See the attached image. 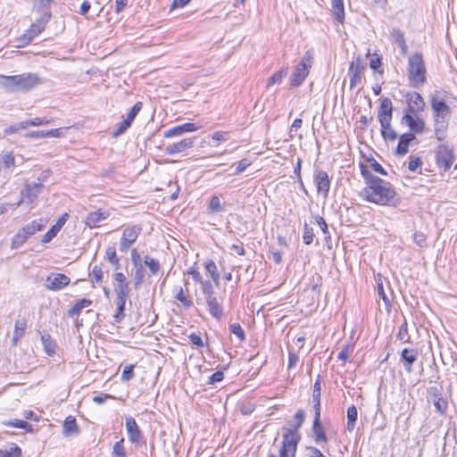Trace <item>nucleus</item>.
Returning a JSON list of instances; mask_svg holds the SVG:
<instances>
[{
    "label": "nucleus",
    "mask_w": 457,
    "mask_h": 457,
    "mask_svg": "<svg viewBox=\"0 0 457 457\" xmlns=\"http://www.w3.org/2000/svg\"><path fill=\"white\" fill-rule=\"evenodd\" d=\"M361 175L365 182L360 193L363 200L381 206L395 207L399 204L397 193L389 181L372 175L363 165H361Z\"/></svg>",
    "instance_id": "f257e3e1"
},
{
    "label": "nucleus",
    "mask_w": 457,
    "mask_h": 457,
    "mask_svg": "<svg viewBox=\"0 0 457 457\" xmlns=\"http://www.w3.org/2000/svg\"><path fill=\"white\" fill-rule=\"evenodd\" d=\"M405 107L402 122L406 124L409 130L423 134L427 130L425 120L420 115L426 110V101L420 93L408 91L403 95Z\"/></svg>",
    "instance_id": "f03ea898"
},
{
    "label": "nucleus",
    "mask_w": 457,
    "mask_h": 457,
    "mask_svg": "<svg viewBox=\"0 0 457 457\" xmlns=\"http://www.w3.org/2000/svg\"><path fill=\"white\" fill-rule=\"evenodd\" d=\"M434 132L438 141H443L447 135L451 108L442 96V92L436 91L430 97Z\"/></svg>",
    "instance_id": "7ed1b4c3"
},
{
    "label": "nucleus",
    "mask_w": 457,
    "mask_h": 457,
    "mask_svg": "<svg viewBox=\"0 0 457 457\" xmlns=\"http://www.w3.org/2000/svg\"><path fill=\"white\" fill-rule=\"evenodd\" d=\"M406 72L411 87L419 88L427 83L428 72L423 54L420 52H415L408 57Z\"/></svg>",
    "instance_id": "20e7f679"
},
{
    "label": "nucleus",
    "mask_w": 457,
    "mask_h": 457,
    "mask_svg": "<svg viewBox=\"0 0 457 457\" xmlns=\"http://www.w3.org/2000/svg\"><path fill=\"white\" fill-rule=\"evenodd\" d=\"M41 83L35 73H22L19 75H0V85L8 91H29Z\"/></svg>",
    "instance_id": "39448f33"
},
{
    "label": "nucleus",
    "mask_w": 457,
    "mask_h": 457,
    "mask_svg": "<svg viewBox=\"0 0 457 457\" xmlns=\"http://www.w3.org/2000/svg\"><path fill=\"white\" fill-rule=\"evenodd\" d=\"M312 53L311 51H307L291 75L290 85L292 87H299L305 80L310 73V69L312 66Z\"/></svg>",
    "instance_id": "423d86ee"
},
{
    "label": "nucleus",
    "mask_w": 457,
    "mask_h": 457,
    "mask_svg": "<svg viewBox=\"0 0 457 457\" xmlns=\"http://www.w3.org/2000/svg\"><path fill=\"white\" fill-rule=\"evenodd\" d=\"M455 160L453 147L440 144L435 148V162L439 169L447 171L451 169Z\"/></svg>",
    "instance_id": "0eeeda50"
},
{
    "label": "nucleus",
    "mask_w": 457,
    "mask_h": 457,
    "mask_svg": "<svg viewBox=\"0 0 457 457\" xmlns=\"http://www.w3.org/2000/svg\"><path fill=\"white\" fill-rule=\"evenodd\" d=\"M364 70L365 64L361 56H357L351 61L348 69L350 89H353L361 84Z\"/></svg>",
    "instance_id": "6e6552de"
},
{
    "label": "nucleus",
    "mask_w": 457,
    "mask_h": 457,
    "mask_svg": "<svg viewBox=\"0 0 457 457\" xmlns=\"http://www.w3.org/2000/svg\"><path fill=\"white\" fill-rule=\"evenodd\" d=\"M141 231L142 228L139 225H129L125 227L120 238V251L129 249L137 242Z\"/></svg>",
    "instance_id": "1a4fd4ad"
},
{
    "label": "nucleus",
    "mask_w": 457,
    "mask_h": 457,
    "mask_svg": "<svg viewBox=\"0 0 457 457\" xmlns=\"http://www.w3.org/2000/svg\"><path fill=\"white\" fill-rule=\"evenodd\" d=\"M297 436L283 435L279 455L270 454L268 457H295L297 451Z\"/></svg>",
    "instance_id": "9d476101"
},
{
    "label": "nucleus",
    "mask_w": 457,
    "mask_h": 457,
    "mask_svg": "<svg viewBox=\"0 0 457 457\" xmlns=\"http://www.w3.org/2000/svg\"><path fill=\"white\" fill-rule=\"evenodd\" d=\"M313 182L318 195H320L324 199L328 198L331 186V177L328 173L324 170L317 171L314 175Z\"/></svg>",
    "instance_id": "9b49d317"
},
{
    "label": "nucleus",
    "mask_w": 457,
    "mask_h": 457,
    "mask_svg": "<svg viewBox=\"0 0 457 457\" xmlns=\"http://www.w3.org/2000/svg\"><path fill=\"white\" fill-rule=\"evenodd\" d=\"M71 283V278L63 273H51L46 278V288L50 291H60Z\"/></svg>",
    "instance_id": "f8f14e48"
},
{
    "label": "nucleus",
    "mask_w": 457,
    "mask_h": 457,
    "mask_svg": "<svg viewBox=\"0 0 457 457\" xmlns=\"http://www.w3.org/2000/svg\"><path fill=\"white\" fill-rule=\"evenodd\" d=\"M46 29V22L42 20H37L20 37L21 46L29 45L36 37L41 34Z\"/></svg>",
    "instance_id": "ddd939ff"
},
{
    "label": "nucleus",
    "mask_w": 457,
    "mask_h": 457,
    "mask_svg": "<svg viewBox=\"0 0 457 457\" xmlns=\"http://www.w3.org/2000/svg\"><path fill=\"white\" fill-rule=\"evenodd\" d=\"M417 133H414L412 131L405 132L399 137L398 143L395 150V154L397 156H404L409 153L410 145L411 142H413L416 139Z\"/></svg>",
    "instance_id": "4468645a"
},
{
    "label": "nucleus",
    "mask_w": 457,
    "mask_h": 457,
    "mask_svg": "<svg viewBox=\"0 0 457 457\" xmlns=\"http://www.w3.org/2000/svg\"><path fill=\"white\" fill-rule=\"evenodd\" d=\"M393 119V104L392 101L387 98H382L380 105L378 110V120L379 123H386L392 121Z\"/></svg>",
    "instance_id": "2eb2a0df"
},
{
    "label": "nucleus",
    "mask_w": 457,
    "mask_h": 457,
    "mask_svg": "<svg viewBox=\"0 0 457 457\" xmlns=\"http://www.w3.org/2000/svg\"><path fill=\"white\" fill-rule=\"evenodd\" d=\"M125 425L129 440L132 444L138 445L143 436L135 419L132 417H127Z\"/></svg>",
    "instance_id": "dca6fc26"
},
{
    "label": "nucleus",
    "mask_w": 457,
    "mask_h": 457,
    "mask_svg": "<svg viewBox=\"0 0 457 457\" xmlns=\"http://www.w3.org/2000/svg\"><path fill=\"white\" fill-rule=\"evenodd\" d=\"M110 213L108 211H103L98 209L94 212H90L85 218L84 223L89 228H98L103 220H105L109 217Z\"/></svg>",
    "instance_id": "f3484780"
},
{
    "label": "nucleus",
    "mask_w": 457,
    "mask_h": 457,
    "mask_svg": "<svg viewBox=\"0 0 457 457\" xmlns=\"http://www.w3.org/2000/svg\"><path fill=\"white\" fill-rule=\"evenodd\" d=\"M194 145V140L191 137L183 138L179 142L169 145L165 148V153L167 154H175L179 153H184L187 150L190 149Z\"/></svg>",
    "instance_id": "a211bd4d"
},
{
    "label": "nucleus",
    "mask_w": 457,
    "mask_h": 457,
    "mask_svg": "<svg viewBox=\"0 0 457 457\" xmlns=\"http://www.w3.org/2000/svg\"><path fill=\"white\" fill-rule=\"evenodd\" d=\"M116 285V295L120 297H129V287L127 278L122 272H116L113 275Z\"/></svg>",
    "instance_id": "6ab92c4d"
},
{
    "label": "nucleus",
    "mask_w": 457,
    "mask_h": 457,
    "mask_svg": "<svg viewBox=\"0 0 457 457\" xmlns=\"http://www.w3.org/2000/svg\"><path fill=\"white\" fill-rule=\"evenodd\" d=\"M44 186L41 183H30L25 185L21 194L23 199L28 203L32 204L41 193Z\"/></svg>",
    "instance_id": "aec40b11"
},
{
    "label": "nucleus",
    "mask_w": 457,
    "mask_h": 457,
    "mask_svg": "<svg viewBox=\"0 0 457 457\" xmlns=\"http://www.w3.org/2000/svg\"><path fill=\"white\" fill-rule=\"evenodd\" d=\"M390 40L392 43L397 45L400 47L403 55H406L408 53V45L405 39V35L400 29H392L389 32Z\"/></svg>",
    "instance_id": "412c9836"
},
{
    "label": "nucleus",
    "mask_w": 457,
    "mask_h": 457,
    "mask_svg": "<svg viewBox=\"0 0 457 457\" xmlns=\"http://www.w3.org/2000/svg\"><path fill=\"white\" fill-rule=\"evenodd\" d=\"M295 424L292 428H287L284 435H294L297 436V445L299 444L301 440V435L299 433L300 428L303 426L304 420H305V413L304 411L300 409L298 410L295 414L294 415Z\"/></svg>",
    "instance_id": "4be33fe9"
},
{
    "label": "nucleus",
    "mask_w": 457,
    "mask_h": 457,
    "mask_svg": "<svg viewBox=\"0 0 457 457\" xmlns=\"http://www.w3.org/2000/svg\"><path fill=\"white\" fill-rule=\"evenodd\" d=\"M79 433V427L77 423L76 418L69 415L65 418L62 424V434L64 436L69 437Z\"/></svg>",
    "instance_id": "5701e85b"
},
{
    "label": "nucleus",
    "mask_w": 457,
    "mask_h": 457,
    "mask_svg": "<svg viewBox=\"0 0 457 457\" xmlns=\"http://www.w3.org/2000/svg\"><path fill=\"white\" fill-rule=\"evenodd\" d=\"M174 298L179 302L180 305L185 309H189L194 305L193 299L190 296L187 288L179 287L178 289H176Z\"/></svg>",
    "instance_id": "b1692460"
},
{
    "label": "nucleus",
    "mask_w": 457,
    "mask_h": 457,
    "mask_svg": "<svg viewBox=\"0 0 457 457\" xmlns=\"http://www.w3.org/2000/svg\"><path fill=\"white\" fill-rule=\"evenodd\" d=\"M93 301L89 298H82L75 302V303L67 311V315L71 318H78L84 308L91 306Z\"/></svg>",
    "instance_id": "393cba45"
},
{
    "label": "nucleus",
    "mask_w": 457,
    "mask_h": 457,
    "mask_svg": "<svg viewBox=\"0 0 457 457\" xmlns=\"http://www.w3.org/2000/svg\"><path fill=\"white\" fill-rule=\"evenodd\" d=\"M209 312L216 319L220 320L223 315V308L216 296L206 298Z\"/></svg>",
    "instance_id": "a878e982"
},
{
    "label": "nucleus",
    "mask_w": 457,
    "mask_h": 457,
    "mask_svg": "<svg viewBox=\"0 0 457 457\" xmlns=\"http://www.w3.org/2000/svg\"><path fill=\"white\" fill-rule=\"evenodd\" d=\"M355 349L353 342L344 345L337 354V359L341 361V365L345 366L347 362L351 361Z\"/></svg>",
    "instance_id": "bb28decb"
},
{
    "label": "nucleus",
    "mask_w": 457,
    "mask_h": 457,
    "mask_svg": "<svg viewBox=\"0 0 457 457\" xmlns=\"http://www.w3.org/2000/svg\"><path fill=\"white\" fill-rule=\"evenodd\" d=\"M27 329V321L25 319L17 320L14 323L12 343L16 346L19 341L24 337Z\"/></svg>",
    "instance_id": "cd10ccee"
},
{
    "label": "nucleus",
    "mask_w": 457,
    "mask_h": 457,
    "mask_svg": "<svg viewBox=\"0 0 457 457\" xmlns=\"http://www.w3.org/2000/svg\"><path fill=\"white\" fill-rule=\"evenodd\" d=\"M331 13L338 23H344L345 14L343 0H331Z\"/></svg>",
    "instance_id": "c85d7f7f"
},
{
    "label": "nucleus",
    "mask_w": 457,
    "mask_h": 457,
    "mask_svg": "<svg viewBox=\"0 0 457 457\" xmlns=\"http://www.w3.org/2000/svg\"><path fill=\"white\" fill-rule=\"evenodd\" d=\"M312 433L317 444H327L328 439L320 420H313Z\"/></svg>",
    "instance_id": "c756f323"
},
{
    "label": "nucleus",
    "mask_w": 457,
    "mask_h": 457,
    "mask_svg": "<svg viewBox=\"0 0 457 457\" xmlns=\"http://www.w3.org/2000/svg\"><path fill=\"white\" fill-rule=\"evenodd\" d=\"M41 342L44 351L48 356H53L56 353L57 343L50 334H43L41 336Z\"/></svg>",
    "instance_id": "7c9ffc66"
},
{
    "label": "nucleus",
    "mask_w": 457,
    "mask_h": 457,
    "mask_svg": "<svg viewBox=\"0 0 457 457\" xmlns=\"http://www.w3.org/2000/svg\"><path fill=\"white\" fill-rule=\"evenodd\" d=\"M417 352L413 349L404 348L401 353V358L407 371H411L412 364L417 360Z\"/></svg>",
    "instance_id": "2f4dec72"
},
{
    "label": "nucleus",
    "mask_w": 457,
    "mask_h": 457,
    "mask_svg": "<svg viewBox=\"0 0 457 457\" xmlns=\"http://www.w3.org/2000/svg\"><path fill=\"white\" fill-rule=\"evenodd\" d=\"M381 137L386 142H394L397 138V133L392 126V121L380 124Z\"/></svg>",
    "instance_id": "473e14b6"
},
{
    "label": "nucleus",
    "mask_w": 457,
    "mask_h": 457,
    "mask_svg": "<svg viewBox=\"0 0 457 457\" xmlns=\"http://www.w3.org/2000/svg\"><path fill=\"white\" fill-rule=\"evenodd\" d=\"M46 226V220L43 219L33 220L29 224L21 228L26 235L30 237L37 232L41 231Z\"/></svg>",
    "instance_id": "72a5a7b5"
},
{
    "label": "nucleus",
    "mask_w": 457,
    "mask_h": 457,
    "mask_svg": "<svg viewBox=\"0 0 457 457\" xmlns=\"http://www.w3.org/2000/svg\"><path fill=\"white\" fill-rule=\"evenodd\" d=\"M204 270L216 286L220 284L218 267L213 260H207L204 264Z\"/></svg>",
    "instance_id": "f704fd0d"
},
{
    "label": "nucleus",
    "mask_w": 457,
    "mask_h": 457,
    "mask_svg": "<svg viewBox=\"0 0 457 457\" xmlns=\"http://www.w3.org/2000/svg\"><path fill=\"white\" fill-rule=\"evenodd\" d=\"M361 165L365 166L368 170L370 171V169L375 172L386 176L387 171L383 168V166L374 158H368L365 162H359V168L361 169Z\"/></svg>",
    "instance_id": "c9c22d12"
},
{
    "label": "nucleus",
    "mask_w": 457,
    "mask_h": 457,
    "mask_svg": "<svg viewBox=\"0 0 457 457\" xmlns=\"http://www.w3.org/2000/svg\"><path fill=\"white\" fill-rule=\"evenodd\" d=\"M104 259L112 266L115 270L120 269V260L117 254L115 246H108L104 253Z\"/></svg>",
    "instance_id": "e433bc0d"
},
{
    "label": "nucleus",
    "mask_w": 457,
    "mask_h": 457,
    "mask_svg": "<svg viewBox=\"0 0 457 457\" xmlns=\"http://www.w3.org/2000/svg\"><path fill=\"white\" fill-rule=\"evenodd\" d=\"M4 425L8 428H21L26 433H33L34 429L31 424L23 420H13L4 422Z\"/></svg>",
    "instance_id": "4c0bfd02"
},
{
    "label": "nucleus",
    "mask_w": 457,
    "mask_h": 457,
    "mask_svg": "<svg viewBox=\"0 0 457 457\" xmlns=\"http://www.w3.org/2000/svg\"><path fill=\"white\" fill-rule=\"evenodd\" d=\"M358 417V411L355 405H351L347 409V422L346 428L352 432L355 428V423Z\"/></svg>",
    "instance_id": "58836bf2"
},
{
    "label": "nucleus",
    "mask_w": 457,
    "mask_h": 457,
    "mask_svg": "<svg viewBox=\"0 0 457 457\" xmlns=\"http://www.w3.org/2000/svg\"><path fill=\"white\" fill-rule=\"evenodd\" d=\"M127 299L128 297L117 296V310L113 314V319L116 322L122 320L125 316L124 310Z\"/></svg>",
    "instance_id": "ea45409f"
},
{
    "label": "nucleus",
    "mask_w": 457,
    "mask_h": 457,
    "mask_svg": "<svg viewBox=\"0 0 457 457\" xmlns=\"http://www.w3.org/2000/svg\"><path fill=\"white\" fill-rule=\"evenodd\" d=\"M29 237L21 228L12 238L11 247L12 249L19 248L23 245Z\"/></svg>",
    "instance_id": "a19ab883"
},
{
    "label": "nucleus",
    "mask_w": 457,
    "mask_h": 457,
    "mask_svg": "<svg viewBox=\"0 0 457 457\" xmlns=\"http://www.w3.org/2000/svg\"><path fill=\"white\" fill-rule=\"evenodd\" d=\"M287 68H282L279 71L273 73L267 81V87H270L275 84H279L282 79L287 76Z\"/></svg>",
    "instance_id": "79ce46f5"
},
{
    "label": "nucleus",
    "mask_w": 457,
    "mask_h": 457,
    "mask_svg": "<svg viewBox=\"0 0 457 457\" xmlns=\"http://www.w3.org/2000/svg\"><path fill=\"white\" fill-rule=\"evenodd\" d=\"M90 276H91V283H92L93 287L100 284L103 281V278H104V271H103L102 267L100 265L93 266Z\"/></svg>",
    "instance_id": "37998d69"
},
{
    "label": "nucleus",
    "mask_w": 457,
    "mask_h": 457,
    "mask_svg": "<svg viewBox=\"0 0 457 457\" xmlns=\"http://www.w3.org/2000/svg\"><path fill=\"white\" fill-rule=\"evenodd\" d=\"M0 457H22V451L16 444H12L10 450L0 448Z\"/></svg>",
    "instance_id": "c03bdc74"
},
{
    "label": "nucleus",
    "mask_w": 457,
    "mask_h": 457,
    "mask_svg": "<svg viewBox=\"0 0 457 457\" xmlns=\"http://www.w3.org/2000/svg\"><path fill=\"white\" fill-rule=\"evenodd\" d=\"M209 212H220L224 210L223 204L220 202V199L218 195H212L209 201L208 205Z\"/></svg>",
    "instance_id": "a18cd8bd"
},
{
    "label": "nucleus",
    "mask_w": 457,
    "mask_h": 457,
    "mask_svg": "<svg viewBox=\"0 0 457 457\" xmlns=\"http://www.w3.org/2000/svg\"><path fill=\"white\" fill-rule=\"evenodd\" d=\"M53 121H54V120H47L46 118L36 117L31 120H24V124L26 126V129H28L29 127H39V126L49 125Z\"/></svg>",
    "instance_id": "49530a36"
},
{
    "label": "nucleus",
    "mask_w": 457,
    "mask_h": 457,
    "mask_svg": "<svg viewBox=\"0 0 457 457\" xmlns=\"http://www.w3.org/2000/svg\"><path fill=\"white\" fill-rule=\"evenodd\" d=\"M144 262L149 268L151 275H155L159 272L161 264L158 260L147 255L145 257Z\"/></svg>",
    "instance_id": "de8ad7c7"
},
{
    "label": "nucleus",
    "mask_w": 457,
    "mask_h": 457,
    "mask_svg": "<svg viewBox=\"0 0 457 457\" xmlns=\"http://www.w3.org/2000/svg\"><path fill=\"white\" fill-rule=\"evenodd\" d=\"M143 108V103L138 101L137 102L131 109L129 111V112L126 115V118L124 119L129 124H132L133 120H135L136 116L138 114V112Z\"/></svg>",
    "instance_id": "09e8293b"
},
{
    "label": "nucleus",
    "mask_w": 457,
    "mask_h": 457,
    "mask_svg": "<svg viewBox=\"0 0 457 457\" xmlns=\"http://www.w3.org/2000/svg\"><path fill=\"white\" fill-rule=\"evenodd\" d=\"M370 67L379 74L384 73V70L382 68V58L379 54L376 53L372 54V58L370 61Z\"/></svg>",
    "instance_id": "8fccbe9b"
},
{
    "label": "nucleus",
    "mask_w": 457,
    "mask_h": 457,
    "mask_svg": "<svg viewBox=\"0 0 457 457\" xmlns=\"http://www.w3.org/2000/svg\"><path fill=\"white\" fill-rule=\"evenodd\" d=\"M124 438H120L118 442H116L112 448V456L113 457H126V450L124 447Z\"/></svg>",
    "instance_id": "3c124183"
},
{
    "label": "nucleus",
    "mask_w": 457,
    "mask_h": 457,
    "mask_svg": "<svg viewBox=\"0 0 457 457\" xmlns=\"http://www.w3.org/2000/svg\"><path fill=\"white\" fill-rule=\"evenodd\" d=\"M314 239V232L313 228L310 227L308 224L304 223L303 225V243L307 245H311Z\"/></svg>",
    "instance_id": "603ef678"
},
{
    "label": "nucleus",
    "mask_w": 457,
    "mask_h": 457,
    "mask_svg": "<svg viewBox=\"0 0 457 457\" xmlns=\"http://www.w3.org/2000/svg\"><path fill=\"white\" fill-rule=\"evenodd\" d=\"M434 406L441 415H445L448 407V403L444 397L437 396L434 401Z\"/></svg>",
    "instance_id": "864d4df0"
},
{
    "label": "nucleus",
    "mask_w": 457,
    "mask_h": 457,
    "mask_svg": "<svg viewBox=\"0 0 457 457\" xmlns=\"http://www.w3.org/2000/svg\"><path fill=\"white\" fill-rule=\"evenodd\" d=\"M187 274L190 275L195 283L202 284L204 282L203 276L196 264H194L193 266L189 267L187 270Z\"/></svg>",
    "instance_id": "5fc2aeb1"
},
{
    "label": "nucleus",
    "mask_w": 457,
    "mask_h": 457,
    "mask_svg": "<svg viewBox=\"0 0 457 457\" xmlns=\"http://www.w3.org/2000/svg\"><path fill=\"white\" fill-rule=\"evenodd\" d=\"M397 338L403 343H408L410 341V335L408 332V325L406 321H404L400 326L397 333Z\"/></svg>",
    "instance_id": "6e6d98bb"
},
{
    "label": "nucleus",
    "mask_w": 457,
    "mask_h": 457,
    "mask_svg": "<svg viewBox=\"0 0 457 457\" xmlns=\"http://www.w3.org/2000/svg\"><path fill=\"white\" fill-rule=\"evenodd\" d=\"M229 330L236 335L240 341L245 340V334L243 328L239 323H233L229 325Z\"/></svg>",
    "instance_id": "4d7b16f0"
},
{
    "label": "nucleus",
    "mask_w": 457,
    "mask_h": 457,
    "mask_svg": "<svg viewBox=\"0 0 457 457\" xmlns=\"http://www.w3.org/2000/svg\"><path fill=\"white\" fill-rule=\"evenodd\" d=\"M2 163L4 169H11L15 166V157L12 153H8L2 157Z\"/></svg>",
    "instance_id": "13d9d810"
},
{
    "label": "nucleus",
    "mask_w": 457,
    "mask_h": 457,
    "mask_svg": "<svg viewBox=\"0 0 457 457\" xmlns=\"http://www.w3.org/2000/svg\"><path fill=\"white\" fill-rule=\"evenodd\" d=\"M202 292L206 298L208 297H213L214 295V288L211 281L206 280L204 281L202 284Z\"/></svg>",
    "instance_id": "bf43d9fd"
},
{
    "label": "nucleus",
    "mask_w": 457,
    "mask_h": 457,
    "mask_svg": "<svg viewBox=\"0 0 457 457\" xmlns=\"http://www.w3.org/2000/svg\"><path fill=\"white\" fill-rule=\"evenodd\" d=\"M422 165V162L420 157L419 156H411L408 162V170L410 171H416L418 169H420Z\"/></svg>",
    "instance_id": "052dcab7"
},
{
    "label": "nucleus",
    "mask_w": 457,
    "mask_h": 457,
    "mask_svg": "<svg viewBox=\"0 0 457 457\" xmlns=\"http://www.w3.org/2000/svg\"><path fill=\"white\" fill-rule=\"evenodd\" d=\"M134 364L126 365L121 373V379L123 381H129L130 379H132L134 378Z\"/></svg>",
    "instance_id": "680f3d73"
},
{
    "label": "nucleus",
    "mask_w": 457,
    "mask_h": 457,
    "mask_svg": "<svg viewBox=\"0 0 457 457\" xmlns=\"http://www.w3.org/2000/svg\"><path fill=\"white\" fill-rule=\"evenodd\" d=\"M145 278L144 270L142 264H139V266L136 267L135 270V287H139L143 282Z\"/></svg>",
    "instance_id": "e2e57ef3"
},
{
    "label": "nucleus",
    "mask_w": 457,
    "mask_h": 457,
    "mask_svg": "<svg viewBox=\"0 0 457 457\" xmlns=\"http://www.w3.org/2000/svg\"><path fill=\"white\" fill-rule=\"evenodd\" d=\"M131 125L129 124L125 120L119 122L112 132V136L117 137L123 134Z\"/></svg>",
    "instance_id": "0e129e2a"
},
{
    "label": "nucleus",
    "mask_w": 457,
    "mask_h": 457,
    "mask_svg": "<svg viewBox=\"0 0 457 457\" xmlns=\"http://www.w3.org/2000/svg\"><path fill=\"white\" fill-rule=\"evenodd\" d=\"M211 137L213 141H216L217 143L225 142L228 139V132L218 130L213 132L211 135Z\"/></svg>",
    "instance_id": "69168bd1"
},
{
    "label": "nucleus",
    "mask_w": 457,
    "mask_h": 457,
    "mask_svg": "<svg viewBox=\"0 0 457 457\" xmlns=\"http://www.w3.org/2000/svg\"><path fill=\"white\" fill-rule=\"evenodd\" d=\"M183 134L182 129L180 125L170 128L164 131L163 137L166 138L173 137H179Z\"/></svg>",
    "instance_id": "338daca9"
},
{
    "label": "nucleus",
    "mask_w": 457,
    "mask_h": 457,
    "mask_svg": "<svg viewBox=\"0 0 457 457\" xmlns=\"http://www.w3.org/2000/svg\"><path fill=\"white\" fill-rule=\"evenodd\" d=\"M21 129H26V126L24 124V120L19 122L18 124L12 125L4 129V133L7 135L15 134Z\"/></svg>",
    "instance_id": "774afa93"
}]
</instances>
